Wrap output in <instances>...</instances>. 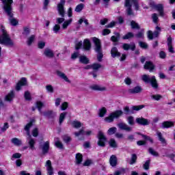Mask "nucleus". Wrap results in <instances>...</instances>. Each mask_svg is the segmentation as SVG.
<instances>
[{"mask_svg":"<svg viewBox=\"0 0 175 175\" xmlns=\"http://www.w3.org/2000/svg\"><path fill=\"white\" fill-rule=\"evenodd\" d=\"M3 6V10L5 13L6 16L9 17L10 23L12 27H16L18 25V21L14 17V14H13V0H1Z\"/></svg>","mask_w":175,"mask_h":175,"instance_id":"1","label":"nucleus"},{"mask_svg":"<svg viewBox=\"0 0 175 175\" xmlns=\"http://www.w3.org/2000/svg\"><path fill=\"white\" fill-rule=\"evenodd\" d=\"M1 27L2 34L0 36V44H4V46H8V47H13L14 42L10 38V36H9L5 27L3 26H1Z\"/></svg>","mask_w":175,"mask_h":175,"instance_id":"2","label":"nucleus"},{"mask_svg":"<svg viewBox=\"0 0 175 175\" xmlns=\"http://www.w3.org/2000/svg\"><path fill=\"white\" fill-rule=\"evenodd\" d=\"M92 41L94 43L95 51L97 53V59L98 62H102L103 58V53H102V44L100 40L96 37L92 38Z\"/></svg>","mask_w":175,"mask_h":175,"instance_id":"3","label":"nucleus"},{"mask_svg":"<svg viewBox=\"0 0 175 175\" xmlns=\"http://www.w3.org/2000/svg\"><path fill=\"white\" fill-rule=\"evenodd\" d=\"M65 2H66V0H60V3L57 4V12L59 14L61 15V16L62 17V18H57V23L58 25L62 24V23L65 21V18H64V17H65V9H64Z\"/></svg>","mask_w":175,"mask_h":175,"instance_id":"4","label":"nucleus"},{"mask_svg":"<svg viewBox=\"0 0 175 175\" xmlns=\"http://www.w3.org/2000/svg\"><path fill=\"white\" fill-rule=\"evenodd\" d=\"M142 80L145 83V84L151 85L152 88H158V81H157L155 76L153 75L150 77V75L145 74L142 76Z\"/></svg>","mask_w":175,"mask_h":175,"instance_id":"5","label":"nucleus"},{"mask_svg":"<svg viewBox=\"0 0 175 175\" xmlns=\"http://www.w3.org/2000/svg\"><path fill=\"white\" fill-rule=\"evenodd\" d=\"M146 107V105H133L132 107V109L129 108V106H126L123 107V114H125V116H131L132 114H135V111H139V110H142V109H144Z\"/></svg>","mask_w":175,"mask_h":175,"instance_id":"6","label":"nucleus"},{"mask_svg":"<svg viewBox=\"0 0 175 175\" xmlns=\"http://www.w3.org/2000/svg\"><path fill=\"white\" fill-rule=\"evenodd\" d=\"M133 3V5L135 6V10H139V1L137 0H125V6L127 8V14L129 16H132L133 14V12L132 11V3Z\"/></svg>","mask_w":175,"mask_h":175,"instance_id":"7","label":"nucleus"},{"mask_svg":"<svg viewBox=\"0 0 175 175\" xmlns=\"http://www.w3.org/2000/svg\"><path fill=\"white\" fill-rule=\"evenodd\" d=\"M124 114V112H122V110L118 109L115 111L111 113L108 117L105 118V122L111 123L114 121V118L118 119L121 117Z\"/></svg>","mask_w":175,"mask_h":175,"instance_id":"8","label":"nucleus"},{"mask_svg":"<svg viewBox=\"0 0 175 175\" xmlns=\"http://www.w3.org/2000/svg\"><path fill=\"white\" fill-rule=\"evenodd\" d=\"M97 138L98 141L97 144L99 147H106V142H107V137L105 135V133L102 131H98L97 134Z\"/></svg>","mask_w":175,"mask_h":175,"instance_id":"9","label":"nucleus"},{"mask_svg":"<svg viewBox=\"0 0 175 175\" xmlns=\"http://www.w3.org/2000/svg\"><path fill=\"white\" fill-rule=\"evenodd\" d=\"M150 8L155 9V10L159 12L160 17H165V9L163 8V4H155V2L153 1L150 3Z\"/></svg>","mask_w":175,"mask_h":175,"instance_id":"10","label":"nucleus"},{"mask_svg":"<svg viewBox=\"0 0 175 175\" xmlns=\"http://www.w3.org/2000/svg\"><path fill=\"white\" fill-rule=\"evenodd\" d=\"M137 135L142 136V137L144 139V140L137 142V144L138 146H146V144H147V142H150V143L152 144L154 143V139L148 135H146L142 133H137Z\"/></svg>","mask_w":175,"mask_h":175,"instance_id":"11","label":"nucleus"},{"mask_svg":"<svg viewBox=\"0 0 175 175\" xmlns=\"http://www.w3.org/2000/svg\"><path fill=\"white\" fill-rule=\"evenodd\" d=\"M21 87H28V80L26 77H22L16 83L15 88H21Z\"/></svg>","mask_w":175,"mask_h":175,"instance_id":"12","label":"nucleus"},{"mask_svg":"<svg viewBox=\"0 0 175 175\" xmlns=\"http://www.w3.org/2000/svg\"><path fill=\"white\" fill-rule=\"evenodd\" d=\"M47 175H54V167L51 165V161L47 160L45 164Z\"/></svg>","mask_w":175,"mask_h":175,"instance_id":"13","label":"nucleus"},{"mask_svg":"<svg viewBox=\"0 0 175 175\" xmlns=\"http://www.w3.org/2000/svg\"><path fill=\"white\" fill-rule=\"evenodd\" d=\"M144 69L145 70H149V72H152L155 69V65L151 61H146L144 65Z\"/></svg>","mask_w":175,"mask_h":175,"instance_id":"14","label":"nucleus"},{"mask_svg":"<svg viewBox=\"0 0 175 175\" xmlns=\"http://www.w3.org/2000/svg\"><path fill=\"white\" fill-rule=\"evenodd\" d=\"M135 122H137V124H138V125H142L143 126L150 125V122L148 121V120L146 119L143 117L137 118L135 120Z\"/></svg>","mask_w":175,"mask_h":175,"instance_id":"15","label":"nucleus"},{"mask_svg":"<svg viewBox=\"0 0 175 175\" xmlns=\"http://www.w3.org/2000/svg\"><path fill=\"white\" fill-rule=\"evenodd\" d=\"M122 47L125 51H128L129 50H131V51H135V50H136V44H135V43H133L132 44L124 43Z\"/></svg>","mask_w":175,"mask_h":175,"instance_id":"16","label":"nucleus"},{"mask_svg":"<svg viewBox=\"0 0 175 175\" xmlns=\"http://www.w3.org/2000/svg\"><path fill=\"white\" fill-rule=\"evenodd\" d=\"M109 165L112 167H116L118 165V159L117 156L112 154L109 158Z\"/></svg>","mask_w":175,"mask_h":175,"instance_id":"17","label":"nucleus"},{"mask_svg":"<svg viewBox=\"0 0 175 175\" xmlns=\"http://www.w3.org/2000/svg\"><path fill=\"white\" fill-rule=\"evenodd\" d=\"M92 44L91 41L88 38H85L83 40V49L85 51H90L91 50Z\"/></svg>","mask_w":175,"mask_h":175,"instance_id":"18","label":"nucleus"},{"mask_svg":"<svg viewBox=\"0 0 175 175\" xmlns=\"http://www.w3.org/2000/svg\"><path fill=\"white\" fill-rule=\"evenodd\" d=\"M111 55L112 58H119V57H121V53L118 51L117 47L113 46L111 49Z\"/></svg>","mask_w":175,"mask_h":175,"instance_id":"19","label":"nucleus"},{"mask_svg":"<svg viewBox=\"0 0 175 175\" xmlns=\"http://www.w3.org/2000/svg\"><path fill=\"white\" fill-rule=\"evenodd\" d=\"M49 150H50V142L48 141L44 142L42 146V151L43 155H46V154H48Z\"/></svg>","mask_w":175,"mask_h":175,"instance_id":"20","label":"nucleus"},{"mask_svg":"<svg viewBox=\"0 0 175 175\" xmlns=\"http://www.w3.org/2000/svg\"><path fill=\"white\" fill-rule=\"evenodd\" d=\"M36 122V120L34 118H31L29 123H27L25 126V131L27 133V135H29V130L31 126H33V124Z\"/></svg>","mask_w":175,"mask_h":175,"instance_id":"21","label":"nucleus"},{"mask_svg":"<svg viewBox=\"0 0 175 175\" xmlns=\"http://www.w3.org/2000/svg\"><path fill=\"white\" fill-rule=\"evenodd\" d=\"M15 96H16V94H14V92L12 90L5 96L4 100H5V102H12Z\"/></svg>","mask_w":175,"mask_h":175,"instance_id":"22","label":"nucleus"},{"mask_svg":"<svg viewBox=\"0 0 175 175\" xmlns=\"http://www.w3.org/2000/svg\"><path fill=\"white\" fill-rule=\"evenodd\" d=\"M173 126H174V122L164 121L162 123L163 129H169V128H173Z\"/></svg>","mask_w":175,"mask_h":175,"instance_id":"23","label":"nucleus"},{"mask_svg":"<svg viewBox=\"0 0 175 175\" xmlns=\"http://www.w3.org/2000/svg\"><path fill=\"white\" fill-rule=\"evenodd\" d=\"M44 55L47 58H54V52L50 49H45L44 51Z\"/></svg>","mask_w":175,"mask_h":175,"instance_id":"24","label":"nucleus"},{"mask_svg":"<svg viewBox=\"0 0 175 175\" xmlns=\"http://www.w3.org/2000/svg\"><path fill=\"white\" fill-rule=\"evenodd\" d=\"M143 91V88H133V89H129L127 91V94L129 95H133L135 94H140Z\"/></svg>","mask_w":175,"mask_h":175,"instance_id":"25","label":"nucleus"},{"mask_svg":"<svg viewBox=\"0 0 175 175\" xmlns=\"http://www.w3.org/2000/svg\"><path fill=\"white\" fill-rule=\"evenodd\" d=\"M92 133V131H84V129H81L78 132H75V135L77 137L80 136V135H86V136H90Z\"/></svg>","mask_w":175,"mask_h":175,"instance_id":"26","label":"nucleus"},{"mask_svg":"<svg viewBox=\"0 0 175 175\" xmlns=\"http://www.w3.org/2000/svg\"><path fill=\"white\" fill-rule=\"evenodd\" d=\"M79 62L84 65H88V64H90V59L85 55H81L79 56Z\"/></svg>","mask_w":175,"mask_h":175,"instance_id":"27","label":"nucleus"},{"mask_svg":"<svg viewBox=\"0 0 175 175\" xmlns=\"http://www.w3.org/2000/svg\"><path fill=\"white\" fill-rule=\"evenodd\" d=\"M118 127L120 129H122V131H126L127 132H131V131H132V128L128 126L125 123H119Z\"/></svg>","mask_w":175,"mask_h":175,"instance_id":"28","label":"nucleus"},{"mask_svg":"<svg viewBox=\"0 0 175 175\" xmlns=\"http://www.w3.org/2000/svg\"><path fill=\"white\" fill-rule=\"evenodd\" d=\"M115 35L116 36H112L111 37V41L113 42V43H118V42H120V38H121V35L118 32L115 33Z\"/></svg>","mask_w":175,"mask_h":175,"instance_id":"29","label":"nucleus"},{"mask_svg":"<svg viewBox=\"0 0 175 175\" xmlns=\"http://www.w3.org/2000/svg\"><path fill=\"white\" fill-rule=\"evenodd\" d=\"M57 76H59V77H61V79H63L64 81H66L67 83H70V81H69V79L68 78V77H66L65 73L61 71H57Z\"/></svg>","mask_w":175,"mask_h":175,"instance_id":"30","label":"nucleus"},{"mask_svg":"<svg viewBox=\"0 0 175 175\" xmlns=\"http://www.w3.org/2000/svg\"><path fill=\"white\" fill-rule=\"evenodd\" d=\"M11 142L14 146H16L18 147H20L21 144H23V142L21 139H19L18 138L14 137L11 139Z\"/></svg>","mask_w":175,"mask_h":175,"instance_id":"31","label":"nucleus"},{"mask_svg":"<svg viewBox=\"0 0 175 175\" xmlns=\"http://www.w3.org/2000/svg\"><path fill=\"white\" fill-rule=\"evenodd\" d=\"M75 161L77 165L81 164V162H83V154L81 153H77L75 156Z\"/></svg>","mask_w":175,"mask_h":175,"instance_id":"32","label":"nucleus"},{"mask_svg":"<svg viewBox=\"0 0 175 175\" xmlns=\"http://www.w3.org/2000/svg\"><path fill=\"white\" fill-rule=\"evenodd\" d=\"M67 112H62L60 113L59 117V125H62V122L65 121V118H66Z\"/></svg>","mask_w":175,"mask_h":175,"instance_id":"33","label":"nucleus"},{"mask_svg":"<svg viewBox=\"0 0 175 175\" xmlns=\"http://www.w3.org/2000/svg\"><path fill=\"white\" fill-rule=\"evenodd\" d=\"M133 38H135V34L131 31H129L127 33L122 36V39H123V40H129Z\"/></svg>","mask_w":175,"mask_h":175,"instance_id":"34","label":"nucleus"},{"mask_svg":"<svg viewBox=\"0 0 175 175\" xmlns=\"http://www.w3.org/2000/svg\"><path fill=\"white\" fill-rule=\"evenodd\" d=\"M137 162V154L133 153L131 154V157L129 161V165H135Z\"/></svg>","mask_w":175,"mask_h":175,"instance_id":"35","label":"nucleus"},{"mask_svg":"<svg viewBox=\"0 0 175 175\" xmlns=\"http://www.w3.org/2000/svg\"><path fill=\"white\" fill-rule=\"evenodd\" d=\"M157 133L159 140V142H161V144H167L166 139H165L163 137V135H162V133L158 131Z\"/></svg>","mask_w":175,"mask_h":175,"instance_id":"36","label":"nucleus"},{"mask_svg":"<svg viewBox=\"0 0 175 175\" xmlns=\"http://www.w3.org/2000/svg\"><path fill=\"white\" fill-rule=\"evenodd\" d=\"M109 147H111V148H117L118 147V145L117 144V142H116V139L113 138H111L109 141Z\"/></svg>","mask_w":175,"mask_h":175,"instance_id":"37","label":"nucleus"},{"mask_svg":"<svg viewBox=\"0 0 175 175\" xmlns=\"http://www.w3.org/2000/svg\"><path fill=\"white\" fill-rule=\"evenodd\" d=\"M106 113H107V109H106V107H103L101 109H99L98 116L102 118L105 117Z\"/></svg>","mask_w":175,"mask_h":175,"instance_id":"38","label":"nucleus"},{"mask_svg":"<svg viewBox=\"0 0 175 175\" xmlns=\"http://www.w3.org/2000/svg\"><path fill=\"white\" fill-rule=\"evenodd\" d=\"M62 139H63V142H64V143H66V144H69L70 142H72V137H70L68 135H63Z\"/></svg>","mask_w":175,"mask_h":175,"instance_id":"39","label":"nucleus"},{"mask_svg":"<svg viewBox=\"0 0 175 175\" xmlns=\"http://www.w3.org/2000/svg\"><path fill=\"white\" fill-rule=\"evenodd\" d=\"M72 19L70 18L67 21H65L62 25L63 29H66L69 27L70 24H72Z\"/></svg>","mask_w":175,"mask_h":175,"instance_id":"40","label":"nucleus"},{"mask_svg":"<svg viewBox=\"0 0 175 175\" xmlns=\"http://www.w3.org/2000/svg\"><path fill=\"white\" fill-rule=\"evenodd\" d=\"M44 116L49 119L54 118V113L53 112V111H47L44 112Z\"/></svg>","mask_w":175,"mask_h":175,"instance_id":"41","label":"nucleus"},{"mask_svg":"<svg viewBox=\"0 0 175 175\" xmlns=\"http://www.w3.org/2000/svg\"><path fill=\"white\" fill-rule=\"evenodd\" d=\"M131 26L132 29H140V26L135 21H131Z\"/></svg>","mask_w":175,"mask_h":175,"instance_id":"42","label":"nucleus"},{"mask_svg":"<svg viewBox=\"0 0 175 175\" xmlns=\"http://www.w3.org/2000/svg\"><path fill=\"white\" fill-rule=\"evenodd\" d=\"M24 98L29 102L32 100V96H31V93L29 91L25 92Z\"/></svg>","mask_w":175,"mask_h":175,"instance_id":"43","label":"nucleus"},{"mask_svg":"<svg viewBox=\"0 0 175 175\" xmlns=\"http://www.w3.org/2000/svg\"><path fill=\"white\" fill-rule=\"evenodd\" d=\"M55 147H57V148H59V150H64L65 148L64 147V144H62L59 140H57L55 142Z\"/></svg>","mask_w":175,"mask_h":175,"instance_id":"44","label":"nucleus"},{"mask_svg":"<svg viewBox=\"0 0 175 175\" xmlns=\"http://www.w3.org/2000/svg\"><path fill=\"white\" fill-rule=\"evenodd\" d=\"M83 9H84V4L80 3L76 6L75 11L77 12V13H80Z\"/></svg>","mask_w":175,"mask_h":175,"instance_id":"45","label":"nucleus"},{"mask_svg":"<svg viewBox=\"0 0 175 175\" xmlns=\"http://www.w3.org/2000/svg\"><path fill=\"white\" fill-rule=\"evenodd\" d=\"M161 29L159 26L156 27V30L153 32V36L154 38H158L159 36V33H161Z\"/></svg>","mask_w":175,"mask_h":175,"instance_id":"46","label":"nucleus"},{"mask_svg":"<svg viewBox=\"0 0 175 175\" xmlns=\"http://www.w3.org/2000/svg\"><path fill=\"white\" fill-rule=\"evenodd\" d=\"M35 42V35H31L28 39H27V46H31L32 43Z\"/></svg>","mask_w":175,"mask_h":175,"instance_id":"47","label":"nucleus"},{"mask_svg":"<svg viewBox=\"0 0 175 175\" xmlns=\"http://www.w3.org/2000/svg\"><path fill=\"white\" fill-rule=\"evenodd\" d=\"M151 163V160L148 159L147 160L145 163L143 165V169L144 170H148L150 169V164Z\"/></svg>","mask_w":175,"mask_h":175,"instance_id":"48","label":"nucleus"},{"mask_svg":"<svg viewBox=\"0 0 175 175\" xmlns=\"http://www.w3.org/2000/svg\"><path fill=\"white\" fill-rule=\"evenodd\" d=\"M61 30V25L56 24L53 26V31L54 33H58Z\"/></svg>","mask_w":175,"mask_h":175,"instance_id":"49","label":"nucleus"},{"mask_svg":"<svg viewBox=\"0 0 175 175\" xmlns=\"http://www.w3.org/2000/svg\"><path fill=\"white\" fill-rule=\"evenodd\" d=\"M148 152L151 154V155H154V157H159V153L158 152L154 150L152 148H148Z\"/></svg>","mask_w":175,"mask_h":175,"instance_id":"50","label":"nucleus"},{"mask_svg":"<svg viewBox=\"0 0 175 175\" xmlns=\"http://www.w3.org/2000/svg\"><path fill=\"white\" fill-rule=\"evenodd\" d=\"M23 35H25L26 36H28L29 33H31V29H29V27H23V32L22 33Z\"/></svg>","mask_w":175,"mask_h":175,"instance_id":"51","label":"nucleus"},{"mask_svg":"<svg viewBox=\"0 0 175 175\" xmlns=\"http://www.w3.org/2000/svg\"><path fill=\"white\" fill-rule=\"evenodd\" d=\"M29 146L31 150H35V139H30L29 141Z\"/></svg>","mask_w":175,"mask_h":175,"instance_id":"52","label":"nucleus"},{"mask_svg":"<svg viewBox=\"0 0 175 175\" xmlns=\"http://www.w3.org/2000/svg\"><path fill=\"white\" fill-rule=\"evenodd\" d=\"M44 104L42 101H37L36 102V107L38 111H42V109L43 108Z\"/></svg>","mask_w":175,"mask_h":175,"instance_id":"53","label":"nucleus"},{"mask_svg":"<svg viewBox=\"0 0 175 175\" xmlns=\"http://www.w3.org/2000/svg\"><path fill=\"white\" fill-rule=\"evenodd\" d=\"M139 46L141 47V49H144L145 50L148 49V44L144 42L139 41Z\"/></svg>","mask_w":175,"mask_h":175,"instance_id":"54","label":"nucleus"},{"mask_svg":"<svg viewBox=\"0 0 175 175\" xmlns=\"http://www.w3.org/2000/svg\"><path fill=\"white\" fill-rule=\"evenodd\" d=\"M100 68H102V65L98 63H94L93 64H92V69H93L94 70H98V69H100Z\"/></svg>","mask_w":175,"mask_h":175,"instance_id":"55","label":"nucleus"},{"mask_svg":"<svg viewBox=\"0 0 175 175\" xmlns=\"http://www.w3.org/2000/svg\"><path fill=\"white\" fill-rule=\"evenodd\" d=\"M68 107H69V103H68V102H64L63 103H62L61 110L64 111V110H66Z\"/></svg>","mask_w":175,"mask_h":175,"instance_id":"56","label":"nucleus"},{"mask_svg":"<svg viewBox=\"0 0 175 175\" xmlns=\"http://www.w3.org/2000/svg\"><path fill=\"white\" fill-rule=\"evenodd\" d=\"M72 126H74V128H81V122L79 121H74L72 122Z\"/></svg>","mask_w":175,"mask_h":175,"instance_id":"57","label":"nucleus"},{"mask_svg":"<svg viewBox=\"0 0 175 175\" xmlns=\"http://www.w3.org/2000/svg\"><path fill=\"white\" fill-rule=\"evenodd\" d=\"M152 18L154 24H158L159 18H158V14H157V13H154L153 14H152Z\"/></svg>","mask_w":175,"mask_h":175,"instance_id":"58","label":"nucleus"},{"mask_svg":"<svg viewBox=\"0 0 175 175\" xmlns=\"http://www.w3.org/2000/svg\"><path fill=\"white\" fill-rule=\"evenodd\" d=\"M117 132V128L111 127L108 130V134L109 135H114Z\"/></svg>","mask_w":175,"mask_h":175,"instance_id":"59","label":"nucleus"},{"mask_svg":"<svg viewBox=\"0 0 175 175\" xmlns=\"http://www.w3.org/2000/svg\"><path fill=\"white\" fill-rule=\"evenodd\" d=\"M32 135L33 137H38V136L39 135V129H38V128H35L34 129H33Z\"/></svg>","mask_w":175,"mask_h":175,"instance_id":"60","label":"nucleus"},{"mask_svg":"<svg viewBox=\"0 0 175 175\" xmlns=\"http://www.w3.org/2000/svg\"><path fill=\"white\" fill-rule=\"evenodd\" d=\"M110 33H111V30H110L109 29H104L103 30V36H106L107 35H110Z\"/></svg>","mask_w":175,"mask_h":175,"instance_id":"61","label":"nucleus"},{"mask_svg":"<svg viewBox=\"0 0 175 175\" xmlns=\"http://www.w3.org/2000/svg\"><path fill=\"white\" fill-rule=\"evenodd\" d=\"M81 47H83V42L82 41H80L75 44V50H77V51L80 50V49H81Z\"/></svg>","mask_w":175,"mask_h":175,"instance_id":"62","label":"nucleus"},{"mask_svg":"<svg viewBox=\"0 0 175 175\" xmlns=\"http://www.w3.org/2000/svg\"><path fill=\"white\" fill-rule=\"evenodd\" d=\"M159 55L161 59H165V58H166V53L163 51H160Z\"/></svg>","mask_w":175,"mask_h":175,"instance_id":"63","label":"nucleus"},{"mask_svg":"<svg viewBox=\"0 0 175 175\" xmlns=\"http://www.w3.org/2000/svg\"><path fill=\"white\" fill-rule=\"evenodd\" d=\"M91 165H92V160H91V159H87L83 163V166H90Z\"/></svg>","mask_w":175,"mask_h":175,"instance_id":"64","label":"nucleus"}]
</instances>
